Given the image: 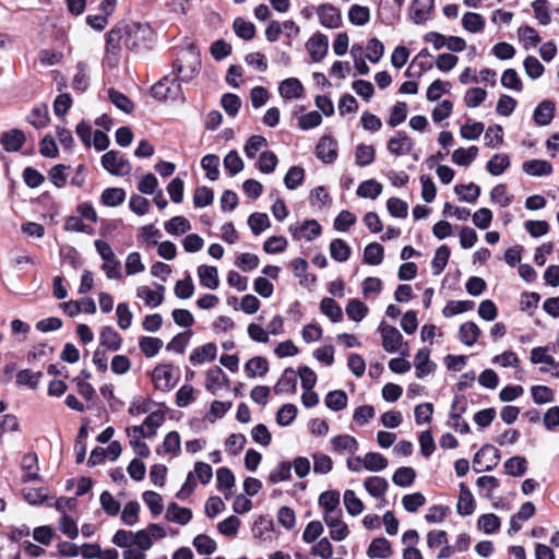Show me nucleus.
Returning a JSON list of instances; mask_svg holds the SVG:
<instances>
[{"instance_id": "1", "label": "nucleus", "mask_w": 559, "mask_h": 559, "mask_svg": "<svg viewBox=\"0 0 559 559\" xmlns=\"http://www.w3.org/2000/svg\"><path fill=\"white\" fill-rule=\"evenodd\" d=\"M153 31L147 24L119 23L106 36L107 61L115 66L119 60L120 46L123 44L130 51H141L151 46Z\"/></svg>"}, {"instance_id": "2", "label": "nucleus", "mask_w": 559, "mask_h": 559, "mask_svg": "<svg viewBox=\"0 0 559 559\" xmlns=\"http://www.w3.org/2000/svg\"><path fill=\"white\" fill-rule=\"evenodd\" d=\"M178 80L175 74L173 78L165 75L152 86V97L160 102L171 100L183 103L186 97Z\"/></svg>"}, {"instance_id": "3", "label": "nucleus", "mask_w": 559, "mask_h": 559, "mask_svg": "<svg viewBox=\"0 0 559 559\" xmlns=\"http://www.w3.org/2000/svg\"><path fill=\"white\" fill-rule=\"evenodd\" d=\"M200 67L199 55L190 49L174 62L173 72L181 82H189L199 73Z\"/></svg>"}, {"instance_id": "4", "label": "nucleus", "mask_w": 559, "mask_h": 559, "mask_svg": "<svg viewBox=\"0 0 559 559\" xmlns=\"http://www.w3.org/2000/svg\"><path fill=\"white\" fill-rule=\"evenodd\" d=\"M378 332L381 334L382 346L385 352L406 354L403 346L407 347V344L403 343V335L396 328L382 322L378 328Z\"/></svg>"}, {"instance_id": "5", "label": "nucleus", "mask_w": 559, "mask_h": 559, "mask_svg": "<svg viewBox=\"0 0 559 559\" xmlns=\"http://www.w3.org/2000/svg\"><path fill=\"white\" fill-rule=\"evenodd\" d=\"M102 166L111 175L123 177L130 174L131 164L119 151H109L102 156Z\"/></svg>"}, {"instance_id": "6", "label": "nucleus", "mask_w": 559, "mask_h": 559, "mask_svg": "<svg viewBox=\"0 0 559 559\" xmlns=\"http://www.w3.org/2000/svg\"><path fill=\"white\" fill-rule=\"evenodd\" d=\"M500 461V451L491 444L483 445L474 456V465H479L481 468H476V473L489 472L493 469Z\"/></svg>"}, {"instance_id": "7", "label": "nucleus", "mask_w": 559, "mask_h": 559, "mask_svg": "<svg viewBox=\"0 0 559 559\" xmlns=\"http://www.w3.org/2000/svg\"><path fill=\"white\" fill-rule=\"evenodd\" d=\"M466 397L464 395H455L451 405L450 419L452 421V428L462 435L469 431V425L461 419L462 415L466 412Z\"/></svg>"}, {"instance_id": "8", "label": "nucleus", "mask_w": 559, "mask_h": 559, "mask_svg": "<svg viewBox=\"0 0 559 559\" xmlns=\"http://www.w3.org/2000/svg\"><path fill=\"white\" fill-rule=\"evenodd\" d=\"M342 518L343 511L323 513V520L330 528V537L335 542L344 540L349 534L348 526L343 522Z\"/></svg>"}, {"instance_id": "9", "label": "nucleus", "mask_w": 559, "mask_h": 559, "mask_svg": "<svg viewBox=\"0 0 559 559\" xmlns=\"http://www.w3.org/2000/svg\"><path fill=\"white\" fill-rule=\"evenodd\" d=\"M316 155L324 164H332L337 158V141L331 135H323L316 146Z\"/></svg>"}, {"instance_id": "10", "label": "nucleus", "mask_w": 559, "mask_h": 559, "mask_svg": "<svg viewBox=\"0 0 559 559\" xmlns=\"http://www.w3.org/2000/svg\"><path fill=\"white\" fill-rule=\"evenodd\" d=\"M174 367L171 365H158L152 372V380L155 383L156 389L162 391L171 390L176 380L173 374Z\"/></svg>"}, {"instance_id": "11", "label": "nucleus", "mask_w": 559, "mask_h": 559, "mask_svg": "<svg viewBox=\"0 0 559 559\" xmlns=\"http://www.w3.org/2000/svg\"><path fill=\"white\" fill-rule=\"evenodd\" d=\"M317 13L320 24L326 28H337L342 24L341 11L332 4H320Z\"/></svg>"}, {"instance_id": "12", "label": "nucleus", "mask_w": 559, "mask_h": 559, "mask_svg": "<svg viewBox=\"0 0 559 559\" xmlns=\"http://www.w3.org/2000/svg\"><path fill=\"white\" fill-rule=\"evenodd\" d=\"M306 48L314 62L323 59L328 52L329 39L324 34H314L306 44Z\"/></svg>"}, {"instance_id": "13", "label": "nucleus", "mask_w": 559, "mask_h": 559, "mask_svg": "<svg viewBox=\"0 0 559 559\" xmlns=\"http://www.w3.org/2000/svg\"><path fill=\"white\" fill-rule=\"evenodd\" d=\"M229 384L230 381L222 368L214 366L207 370L205 386L211 393L216 394L222 386L228 388Z\"/></svg>"}, {"instance_id": "14", "label": "nucleus", "mask_w": 559, "mask_h": 559, "mask_svg": "<svg viewBox=\"0 0 559 559\" xmlns=\"http://www.w3.org/2000/svg\"><path fill=\"white\" fill-rule=\"evenodd\" d=\"M155 286L156 290L147 286H140L136 289V297L143 299L145 305L151 308L158 307L164 300L165 287L160 284H156Z\"/></svg>"}, {"instance_id": "15", "label": "nucleus", "mask_w": 559, "mask_h": 559, "mask_svg": "<svg viewBox=\"0 0 559 559\" xmlns=\"http://www.w3.org/2000/svg\"><path fill=\"white\" fill-rule=\"evenodd\" d=\"M435 8V0H414L411 7V17L416 24L426 23Z\"/></svg>"}, {"instance_id": "16", "label": "nucleus", "mask_w": 559, "mask_h": 559, "mask_svg": "<svg viewBox=\"0 0 559 559\" xmlns=\"http://www.w3.org/2000/svg\"><path fill=\"white\" fill-rule=\"evenodd\" d=\"M555 116V103L548 99L543 100L534 110V121L537 126H548Z\"/></svg>"}, {"instance_id": "17", "label": "nucleus", "mask_w": 559, "mask_h": 559, "mask_svg": "<svg viewBox=\"0 0 559 559\" xmlns=\"http://www.w3.org/2000/svg\"><path fill=\"white\" fill-rule=\"evenodd\" d=\"M413 141L405 133L399 132L396 136H393L388 142V150L396 155L408 154L413 148Z\"/></svg>"}, {"instance_id": "18", "label": "nucleus", "mask_w": 559, "mask_h": 559, "mask_svg": "<svg viewBox=\"0 0 559 559\" xmlns=\"http://www.w3.org/2000/svg\"><path fill=\"white\" fill-rule=\"evenodd\" d=\"M165 518L169 522L186 525L192 519V511L188 508L179 507L176 502H170L167 507Z\"/></svg>"}, {"instance_id": "19", "label": "nucleus", "mask_w": 559, "mask_h": 559, "mask_svg": "<svg viewBox=\"0 0 559 559\" xmlns=\"http://www.w3.org/2000/svg\"><path fill=\"white\" fill-rule=\"evenodd\" d=\"M297 388V373L293 368H286L274 386L276 394L295 393Z\"/></svg>"}, {"instance_id": "20", "label": "nucleus", "mask_w": 559, "mask_h": 559, "mask_svg": "<svg viewBox=\"0 0 559 559\" xmlns=\"http://www.w3.org/2000/svg\"><path fill=\"white\" fill-rule=\"evenodd\" d=\"M304 86L296 78L285 79L278 86V93L285 99L300 98Z\"/></svg>"}, {"instance_id": "21", "label": "nucleus", "mask_w": 559, "mask_h": 559, "mask_svg": "<svg viewBox=\"0 0 559 559\" xmlns=\"http://www.w3.org/2000/svg\"><path fill=\"white\" fill-rule=\"evenodd\" d=\"M217 347L214 343H206L201 347L194 348L190 354V361L193 365H201L205 361H212L215 359Z\"/></svg>"}, {"instance_id": "22", "label": "nucleus", "mask_w": 559, "mask_h": 559, "mask_svg": "<svg viewBox=\"0 0 559 559\" xmlns=\"http://www.w3.org/2000/svg\"><path fill=\"white\" fill-rule=\"evenodd\" d=\"M457 513L466 516L475 510V500L471 490L462 483L460 484V497L456 504Z\"/></svg>"}, {"instance_id": "23", "label": "nucleus", "mask_w": 559, "mask_h": 559, "mask_svg": "<svg viewBox=\"0 0 559 559\" xmlns=\"http://www.w3.org/2000/svg\"><path fill=\"white\" fill-rule=\"evenodd\" d=\"M369 558L386 559L392 555L391 543L384 537L374 538L367 550Z\"/></svg>"}, {"instance_id": "24", "label": "nucleus", "mask_w": 559, "mask_h": 559, "mask_svg": "<svg viewBox=\"0 0 559 559\" xmlns=\"http://www.w3.org/2000/svg\"><path fill=\"white\" fill-rule=\"evenodd\" d=\"M25 134L19 129H12L2 135L1 143L7 152H16L25 143Z\"/></svg>"}, {"instance_id": "25", "label": "nucleus", "mask_w": 559, "mask_h": 559, "mask_svg": "<svg viewBox=\"0 0 559 559\" xmlns=\"http://www.w3.org/2000/svg\"><path fill=\"white\" fill-rule=\"evenodd\" d=\"M100 345L111 352H116L121 347L122 337L111 326H104L99 335Z\"/></svg>"}, {"instance_id": "26", "label": "nucleus", "mask_w": 559, "mask_h": 559, "mask_svg": "<svg viewBox=\"0 0 559 559\" xmlns=\"http://www.w3.org/2000/svg\"><path fill=\"white\" fill-rule=\"evenodd\" d=\"M523 171L535 177L548 176L552 173V166L544 159H531L523 163Z\"/></svg>"}, {"instance_id": "27", "label": "nucleus", "mask_w": 559, "mask_h": 559, "mask_svg": "<svg viewBox=\"0 0 559 559\" xmlns=\"http://www.w3.org/2000/svg\"><path fill=\"white\" fill-rule=\"evenodd\" d=\"M198 276L203 287L216 289L218 287V272L215 266L200 265L198 267Z\"/></svg>"}, {"instance_id": "28", "label": "nucleus", "mask_w": 559, "mask_h": 559, "mask_svg": "<svg viewBox=\"0 0 559 559\" xmlns=\"http://www.w3.org/2000/svg\"><path fill=\"white\" fill-rule=\"evenodd\" d=\"M269 371V362L264 357L255 356L245 365V372L248 378L263 377Z\"/></svg>"}, {"instance_id": "29", "label": "nucleus", "mask_w": 559, "mask_h": 559, "mask_svg": "<svg viewBox=\"0 0 559 559\" xmlns=\"http://www.w3.org/2000/svg\"><path fill=\"white\" fill-rule=\"evenodd\" d=\"M318 503L324 510V513L342 511L340 508V492L336 490L323 491L319 497Z\"/></svg>"}, {"instance_id": "30", "label": "nucleus", "mask_w": 559, "mask_h": 559, "mask_svg": "<svg viewBox=\"0 0 559 559\" xmlns=\"http://www.w3.org/2000/svg\"><path fill=\"white\" fill-rule=\"evenodd\" d=\"M480 335V329L473 321H467L461 324L459 330V336L463 344L466 346H473Z\"/></svg>"}, {"instance_id": "31", "label": "nucleus", "mask_w": 559, "mask_h": 559, "mask_svg": "<svg viewBox=\"0 0 559 559\" xmlns=\"http://www.w3.org/2000/svg\"><path fill=\"white\" fill-rule=\"evenodd\" d=\"M429 355L430 353L428 349H419L415 356L414 365L416 369V377L418 379H423L433 370V365L430 364Z\"/></svg>"}, {"instance_id": "32", "label": "nucleus", "mask_w": 559, "mask_h": 559, "mask_svg": "<svg viewBox=\"0 0 559 559\" xmlns=\"http://www.w3.org/2000/svg\"><path fill=\"white\" fill-rule=\"evenodd\" d=\"M382 192V185L376 179H368L361 182L357 188V195L365 199H377Z\"/></svg>"}, {"instance_id": "33", "label": "nucleus", "mask_w": 559, "mask_h": 559, "mask_svg": "<svg viewBox=\"0 0 559 559\" xmlns=\"http://www.w3.org/2000/svg\"><path fill=\"white\" fill-rule=\"evenodd\" d=\"M504 469L512 477L523 476L527 471V460L524 456H512L504 462Z\"/></svg>"}, {"instance_id": "34", "label": "nucleus", "mask_w": 559, "mask_h": 559, "mask_svg": "<svg viewBox=\"0 0 559 559\" xmlns=\"http://www.w3.org/2000/svg\"><path fill=\"white\" fill-rule=\"evenodd\" d=\"M478 154V147L475 145L468 148L459 147L452 154V160L459 166H469Z\"/></svg>"}, {"instance_id": "35", "label": "nucleus", "mask_w": 559, "mask_h": 559, "mask_svg": "<svg viewBox=\"0 0 559 559\" xmlns=\"http://www.w3.org/2000/svg\"><path fill=\"white\" fill-rule=\"evenodd\" d=\"M321 312L330 318L332 322H340L343 319V310L337 302L329 297H325L320 302Z\"/></svg>"}, {"instance_id": "36", "label": "nucleus", "mask_w": 559, "mask_h": 559, "mask_svg": "<svg viewBox=\"0 0 559 559\" xmlns=\"http://www.w3.org/2000/svg\"><path fill=\"white\" fill-rule=\"evenodd\" d=\"M333 450L336 452L348 451L355 453L358 449L357 440L349 435H340L331 439Z\"/></svg>"}, {"instance_id": "37", "label": "nucleus", "mask_w": 559, "mask_h": 559, "mask_svg": "<svg viewBox=\"0 0 559 559\" xmlns=\"http://www.w3.org/2000/svg\"><path fill=\"white\" fill-rule=\"evenodd\" d=\"M193 547L199 555L210 556L216 551V542L205 534H199L192 542Z\"/></svg>"}, {"instance_id": "38", "label": "nucleus", "mask_w": 559, "mask_h": 559, "mask_svg": "<svg viewBox=\"0 0 559 559\" xmlns=\"http://www.w3.org/2000/svg\"><path fill=\"white\" fill-rule=\"evenodd\" d=\"M350 247L340 238H336L330 243L331 258L337 262H345L350 257Z\"/></svg>"}, {"instance_id": "39", "label": "nucleus", "mask_w": 559, "mask_h": 559, "mask_svg": "<svg viewBox=\"0 0 559 559\" xmlns=\"http://www.w3.org/2000/svg\"><path fill=\"white\" fill-rule=\"evenodd\" d=\"M348 20L353 25L364 26L370 20V10L368 7L353 4L348 10Z\"/></svg>"}, {"instance_id": "40", "label": "nucleus", "mask_w": 559, "mask_h": 559, "mask_svg": "<svg viewBox=\"0 0 559 559\" xmlns=\"http://www.w3.org/2000/svg\"><path fill=\"white\" fill-rule=\"evenodd\" d=\"M384 249L378 242H371L364 250V262L369 265H379L383 261Z\"/></svg>"}, {"instance_id": "41", "label": "nucleus", "mask_w": 559, "mask_h": 559, "mask_svg": "<svg viewBox=\"0 0 559 559\" xmlns=\"http://www.w3.org/2000/svg\"><path fill=\"white\" fill-rule=\"evenodd\" d=\"M201 167L205 170L206 178L215 181L219 176V157L215 154H207L201 159Z\"/></svg>"}, {"instance_id": "42", "label": "nucleus", "mask_w": 559, "mask_h": 559, "mask_svg": "<svg viewBox=\"0 0 559 559\" xmlns=\"http://www.w3.org/2000/svg\"><path fill=\"white\" fill-rule=\"evenodd\" d=\"M102 203L106 206H118L126 200V191L122 188H107L102 192Z\"/></svg>"}, {"instance_id": "43", "label": "nucleus", "mask_w": 559, "mask_h": 559, "mask_svg": "<svg viewBox=\"0 0 559 559\" xmlns=\"http://www.w3.org/2000/svg\"><path fill=\"white\" fill-rule=\"evenodd\" d=\"M474 306L475 302L473 300H451L442 309V314L445 318H451L453 316L472 310Z\"/></svg>"}, {"instance_id": "44", "label": "nucleus", "mask_w": 559, "mask_h": 559, "mask_svg": "<svg viewBox=\"0 0 559 559\" xmlns=\"http://www.w3.org/2000/svg\"><path fill=\"white\" fill-rule=\"evenodd\" d=\"M519 39L523 43V47L525 49H530L531 47H536L542 38L538 35L537 31L528 25L521 26L518 29Z\"/></svg>"}, {"instance_id": "45", "label": "nucleus", "mask_w": 559, "mask_h": 559, "mask_svg": "<svg viewBox=\"0 0 559 559\" xmlns=\"http://www.w3.org/2000/svg\"><path fill=\"white\" fill-rule=\"evenodd\" d=\"M365 488L368 493L374 498L382 497L388 489V481L383 477L371 476L368 477L365 483Z\"/></svg>"}, {"instance_id": "46", "label": "nucleus", "mask_w": 559, "mask_h": 559, "mask_svg": "<svg viewBox=\"0 0 559 559\" xmlns=\"http://www.w3.org/2000/svg\"><path fill=\"white\" fill-rule=\"evenodd\" d=\"M510 166V158L507 154H495L487 163V171L492 176H500Z\"/></svg>"}, {"instance_id": "47", "label": "nucleus", "mask_w": 559, "mask_h": 559, "mask_svg": "<svg viewBox=\"0 0 559 559\" xmlns=\"http://www.w3.org/2000/svg\"><path fill=\"white\" fill-rule=\"evenodd\" d=\"M416 478V472L412 467L402 466L395 471L392 481L399 487H409Z\"/></svg>"}, {"instance_id": "48", "label": "nucleus", "mask_w": 559, "mask_h": 559, "mask_svg": "<svg viewBox=\"0 0 559 559\" xmlns=\"http://www.w3.org/2000/svg\"><path fill=\"white\" fill-rule=\"evenodd\" d=\"M364 460V467L369 472H380L388 466V460L378 452H368Z\"/></svg>"}, {"instance_id": "49", "label": "nucleus", "mask_w": 559, "mask_h": 559, "mask_svg": "<svg viewBox=\"0 0 559 559\" xmlns=\"http://www.w3.org/2000/svg\"><path fill=\"white\" fill-rule=\"evenodd\" d=\"M462 26L469 33H479L485 27V20L478 13L467 12L463 15Z\"/></svg>"}, {"instance_id": "50", "label": "nucleus", "mask_w": 559, "mask_h": 559, "mask_svg": "<svg viewBox=\"0 0 559 559\" xmlns=\"http://www.w3.org/2000/svg\"><path fill=\"white\" fill-rule=\"evenodd\" d=\"M325 405L328 408L338 412L347 405V394L342 390L331 391L325 396Z\"/></svg>"}, {"instance_id": "51", "label": "nucleus", "mask_w": 559, "mask_h": 559, "mask_svg": "<svg viewBox=\"0 0 559 559\" xmlns=\"http://www.w3.org/2000/svg\"><path fill=\"white\" fill-rule=\"evenodd\" d=\"M41 377V371L34 372L31 369H23L16 374V383L19 385H26L34 390L38 386Z\"/></svg>"}, {"instance_id": "52", "label": "nucleus", "mask_w": 559, "mask_h": 559, "mask_svg": "<svg viewBox=\"0 0 559 559\" xmlns=\"http://www.w3.org/2000/svg\"><path fill=\"white\" fill-rule=\"evenodd\" d=\"M368 313V307L359 299H350L346 306L347 317L355 321L360 322Z\"/></svg>"}, {"instance_id": "53", "label": "nucleus", "mask_w": 559, "mask_h": 559, "mask_svg": "<svg viewBox=\"0 0 559 559\" xmlns=\"http://www.w3.org/2000/svg\"><path fill=\"white\" fill-rule=\"evenodd\" d=\"M139 346L146 357H154L163 347V341L157 337L142 336L140 338Z\"/></svg>"}, {"instance_id": "54", "label": "nucleus", "mask_w": 559, "mask_h": 559, "mask_svg": "<svg viewBox=\"0 0 559 559\" xmlns=\"http://www.w3.org/2000/svg\"><path fill=\"white\" fill-rule=\"evenodd\" d=\"M248 225L253 235L258 236L271 225L267 214L252 213L248 218Z\"/></svg>"}, {"instance_id": "55", "label": "nucleus", "mask_w": 559, "mask_h": 559, "mask_svg": "<svg viewBox=\"0 0 559 559\" xmlns=\"http://www.w3.org/2000/svg\"><path fill=\"white\" fill-rule=\"evenodd\" d=\"M191 229L190 222L183 216H175L165 223V230L170 235H181Z\"/></svg>"}, {"instance_id": "56", "label": "nucleus", "mask_w": 559, "mask_h": 559, "mask_svg": "<svg viewBox=\"0 0 559 559\" xmlns=\"http://www.w3.org/2000/svg\"><path fill=\"white\" fill-rule=\"evenodd\" d=\"M376 151L372 145L359 144L355 151V162L365 167L373 163Z\"/></svg>"}, {"instance_id": "57", "label": "nucleus", "mask_w": 559, "mask_h": 559, "mask_svg": "<svg viewBox=\"0 0 559 559\" xmlns=\"http://www.w3.org/2000/svg\"><path fill=\"white\" fill-rule=\"evenodd\" d=\"M108 97L110 102L121 111L130 114L133 110V103L121 92L115 88H109Z\"/></svg>"}, {"instance_id": "58", "label": "nucleus", "mask_w": 559, "mask_h": 559, "mask_svg": "<svg viewBox=\"0 0 559 559\" xmlns=\"http://www.w3.org/2000/svg\"><path fill=\"white\" fill-rule=\"evenodd\" d=\"M454 190L460 200L469 203L475 202L480 194L479 186L473 182L469 185H456Z\"/></svg>"}, {"instance_id": "59", "label": "nucleus", "mask_w": 559, "mask_h": 559, "mask_svg": "<svg viewBox=\"0 0 559 559\" xmlns=\"http://www.w3.org/2000/svg\"><path fill=\"white\" fill-rule=\"evenodd\" d=\"M450 249L447 246H440L436 252L431 262L432 271L435 275H439L447 266L450 258Z\"/></svg>"}, {"instance_id": "60", "label": "nucleus", "mask_w": 559, "mask_h": 559, "mask_svg": "<svg viewBox=\"0 0 559 559\" xmlns=\"http://www.w3.org/2000/svg\"><path fill=\"white\" fill-rule=\"evenodd\" d=\"M304 178L305 169L300 166H293L286 173L284 183L287 189L295 190L302 183Z\"/></svg>"}, {"instance_id": "61", "label": "nucleus", "mask_w": 559, "mask_h": 559, "mask_svg": "<svg viewBox=\"0 0 559 559\" xmlns=\"http://www.w3.org/2000/svg\"><path fill=\"white\" fill-rule=\"evenodd\" d=\"M233 26H234V31H235L236 35L245 40H250L255 35V27H254L253 23L245 21L241 17H237L234 21Z\"/></svg>"}, {"instance_id": "62", "label": "nucleus", "mask_w": 559, "mask_h": 559, "mask_svg": "<svg viewBox=\"0 0 559 559\" xmlns=\"http://www.w3.org/2000/svg\"><path fill=\"white\" fill-rule=\"evenodd\" d=\"M277 163V156L271 151H265L259 156L258 168L263 174H271L275 170Z\"/></svg>"}, {"instance_id": "63", "label": "nucleus", "mask_w": 559, "mask_h": 559, "mask_svg": "<svg viewBox=\"0 0 559 559\" xmlns=\"http://www.w3.org/2000/svg\"><path fill=\"white\" fill-rule=\"evenodd\" d=\"M224 167L230 176L239 174L243 169V162L238 152L233 150L224 157Z\"/></svg>"}, {"instance_id": "64", "label": "nucleus", "mask_w": 559, "mask_h": 559, "mask_svg": "<svg viewBox=\"0 0 559 559\" xmlns=\"http://www.w3.org/2000/svg\"><path fill=\"white\" fill-rule=\"evenodd\" d=\"M292 476V464L289 462H281L273 468L269 475V480L272 484L288 480Z\"/></svg>"}]
</instances>
